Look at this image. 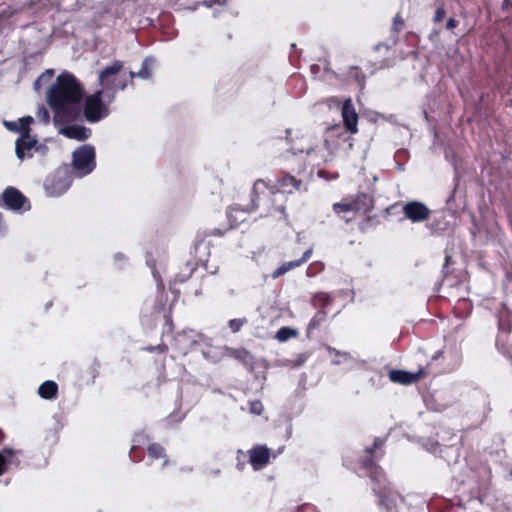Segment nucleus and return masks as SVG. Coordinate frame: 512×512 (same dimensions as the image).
<instances>
[{
	"label": "nucleus",
	"instance_id": "f257e3e1",
	"mask_svg": "<svg viewBox=\"0 0 512 512\" xmlns=\"http://www.w3.org/2000/svg\"><path fill=\"white\" fill-rule=\"evenodd\" d=\"M83 88L76 78L61 73L47 92V101L54 111L55 125L76 120L81 114Z\"/></svg>",
	"mask_w": 512,
	"mask_h": 512
},
{
	"label": "nucleus",
	"instance_id": "f03ea898",
	"mask_svg": "<svg viewBox=\"0 0 512 512\" xmlns=\"http://www.w3.org/2000/svg\"><path fill=\"white\" fill-rule=\"evenodd\" d=\"M123 70V62L115 60L98 74V83L101 87L98 91L106 95L108 102H113L117 91L124 90L128 85L127 79L121 74Z\"/></svg>",
	"mask_w": 512,
	"mask_h": 512
},
{
	"label": "nucleus",
	"instance_id": "7ed1b4c3",
	"mask_svg": "<svg viewBox=\"0 0 512 512\" xmlns=\"http://www.w3.org/2000/svg\"><path fill=\"white\" fill-rule=\"evenodd\" d=\"M278 199L280 197L276 187L270 186L264 180L259 179L253 185L249 210L262 209L267 214L273 210L283 212V205L281 203L276 204Z\"/></svg>",
	"mask_w": 512,
	"mask_h": 512
},
{
	"label": "nucleus",
	"instance_id": "20e7f679",
	"mask_svg": "<svg viewBox=\"0 0 512 512\" xmlns=\"http://www.w3.org/2000/svg\"><path fill=\"white\" fill-rule=\"evenodd\" d=\"M112 102H108L106 95L100 91H95L85 99L83 113L85 119L90 123H97L106 118L109 113V106Z\"/></svg>",
	"mask_w": 512,
	"mask_h": 512
},
{
	"label": "nucleus",
	"instance_id": "39448f33",
	"mask_svg": "<svg viewBox=\"0 0 512 512\" xmlns=\"http://www.w3.org/2000/svg\"><path fill=\"white\" fill-rule=\"evenodd\" d=\"M96 166L95 149L91 145H82L73 152L72 168L76 177L90 174Z\"/></svg>",
	"mask_w": 512,
	"mask_h": 512
},
{
	"label": "nucleus",
	"instance_id": "423d86ee",
	"mask_svg": "<svg viewBox=\"0 0 512 512\" xmlns=\"http://www.w3.org/2000/svg\"><path fill=\"white\" fill-rule=\"evenodd\" d=\"M72 183V178L67 168L58 169L54 174L46 178L44 189L48 196L56 197L65 193Z\"/></svg>",
	"mask_w": 512,
	"mask_h": 512
},
{
	"label": "nucleus",
	"instance_id": "0eeeda50",
	"mask_svg": "<svg viewBox=\"0 0 512 512\" xmlns=\"http://www.w3.org/2000/svg\"><path fill=\"white\" fill-rule=\"evenodd\" d=\"M403 213L407 219L416 223L427 220L431 211L425 204L418 201H411L403 206Z\"/></svg>",
	"mask_w": 512,
	"mask_h": 512
},
{
	"label": "nucleus",
	"instance_id": "6e6552de",
	"mask_svg": "<svg viewBox=\"0 0 512 512\" xmlns=\"http://www.w3.org/2000/svg\"><path fill=\"white\" fill-rule=\"evenodd\" d=\"M36 141L37 140L29 134V131L21 134L15 143V152L18 159L24 160L25 158H31L36 148Z\"/></svg>",
	"mask_w": 512,
	"mask_h": 512
},
{
	"label": "nucleus",
	"instance_id": "1a4fd4ad",
	"mask_svg": "<svg viewBox=\"0 0 512 512\" xmlns=\"http://www.w3.org/2000/svg\"><path fill=\"white\" fill-rule=\"evenodd\" d=\"M341 115L347 131L355 134L358 131V115L350 98L344 101Z\"/></svg>",
	"mask_w": 512,
	"mask_h": 512
},
{
	"label": "nucleus",
	"instance_id": "9d476101",
	"mask_svg": "<svg viewBox=\"0 0 512 512\" xmlns=\"http://www.w3.org/2000/svg\"><path fill=\"white\" fill-rule=\"evenodd\" d=\"M276 191L280 199L283 198V194L288 193L291 194L294 191H300L302 189L303 183L301 180L296 179L294 176L290 174L284 175L277 181Z\"/></svg>",
	"mask_w": 512,
	"mask_h": 512
},
{
	"label": "nucleus",
	"instance_id": "9b49d317",
	"mask_svg": "<svg viewBox=\"0 0 512 512\" xmlns=\"http://www.w3.org/2000/svg\"><path fill=\"white\" fill-rule=\"evenodd\" d=\"M1 198L4 204L11 210H20L26 202L24 195L13 187L5 189Z\"/></svg>",
	"mask_w": 512,
	"mask_h": 512
},
{
	"label": "nucleus",
	"instance_id": "f8f14e48",
	"mask_svg": "<svg viewBox=\"0 0 512 512\" xmlns=\"http://www.w3.org/2000/svg\"><path fill=\"white\" fill-rule=\"evenodd\" d=\"M58 131L65 137L78 141L86 140L91 135V130L89 128L77 124L60 126Z\"/></svg>",
	"mask_w": 512,
	"mask_h": 512
},
{
	"label": "nucleus",
	"instance_id": "ddd939ff",
	"mask_svg": "<svg viewBox=\"0 0 512 512\" xmlns=\"http://www.w3.org/2000/svg\"><path fill=\"white\" fill-rule=\"evenodd\" d=\"M270 458V450L266 446H256L249 452L250 463L254 470L265 467Z\"/></svg>",
	"mask_w": 512,
	"mask_h": 512
},
{
	"label": "nucleus",
	"instance_id": "4468645a",
	"mask_svg": "<svg viewBox=\"0 0 512 512\" xmlns=\"http://www.w3.org/2000/svg\"><path fill=\"white\" fill-rule=\"evenodd\" d=\"M20 450L5 448L0 451V476L3 475L10 466H20L19 455Z\"/></svg>",
	"mask_w": 512,
	"mask_h": 512
},
{
	"label": "nucleus",
	"instance_id": "2eb2a0df",
	"mask_svg": "<svg viewBox=\"0 0 512 512\" xmlns=\"http://www.w3.org/2000/svg\"><path fill=\"white\" fill-rule=\"evenodd\" d=\"M175 342L180 352L186 354L198 343V335L192 330L184 331L175 337Z\"/></svg>",
	"mask_w": 512,
	"mask_h": 512
},
{
	"label": "nucleus",
	"instance_id": "dca6fc26",
	"mask_svg": "<svg viewBox=\"0 0 512 512\" xmlns=\"http://www.w3.org/2000/svg\"><path fill=\"white\" fill-rule=\"evenodd\" d=\"M421 376V371L417 373H410L403 370H391L389 378L394 383L408 385L416 382Z\"/></svg>",
	"mask_w": 512,
	"mask_h": 512
},
{
	"label": "nucleus",
	"instance_id": "f3484780",
	"mask_svg": "<svg viewBox=\"0 0 512 512\" xmlns=\"http://www.w3.org/2000/svg\"><path fill=\"white\" fill-rule=\"evenodd\" d=\"M312 251H313L312 248H309L303 253V256L300 259L286 262L283 265H281L280 267H278L273 273V278H277V277L285 274L286 272L302 265L304 262H306L311 257Z\"/></svg>",
	"mask_w": 512,
	"mask_h": 512
},
{
	"label": "nucleus",
	"instance_id": "a211bd4d",
	"mask_svg": "<svg viewBox=\"0 0 512 512\" xmlns=\"http://www.w3.org/2000/svg\"><path fill=\"white\" fill-rule=\"evenodd\" d=\"M373 490L379 495V504L383 506L387 512H394L399 497L392 495L389 491H386V488L383 491L377 490L376 488H373Z\"/></svg>",
	"mask_w": 512,
	"mask_h": 512
},
{
	"label": "nucleus",
	"instance_id": "6ab92c4d",
	"mask_svg": "<svg viewBox=\"0 0 512 512\" xmlns=\"http://www.w3.org/2000/svg\"><path fill=\"white\" fill-rule=\"evenodd\" d=\"M381 444H382L381 441L376 440L374 442V445H373L372 449L367 448L365 450L366 456H365V459L363 460V466L370 471L371 477L375 478L378 481H380V479L378 477H380L381 474H380V471H379L378 467L374 464V462H373V460L371 458V455L373 454L374 449H376L379 446H381Z\"/></svg>",
	"mask_w": 512,
	"mask_h": 512
},
{
	"label": "nucleus",
	"instance_id": "aec40b11",
	"mask_svg": "<svg viewBox=\"0 0 512 512\" xmlns=\"http://www.w3.org/2000/svg\"><path fill=\"white\" fill-rule=\"evenodd\" d=\"M38 394L41 398L46 400L55 399L58 394L57 383L51 380L43 382L38 388Z\"/></svg>",
	"mask_w": 512,
	"mask_h": 512
},
{
	"label": "nucleus",
	"instance_id": "412c9836",
	"mask_svg": "<svg viewBox=\"0 0 512 512\" xmlns=\"http://www.w3.org/2000/svg\"><path fill=\"white\" fill-rule=\"evenodd\" d=\"M333 210L336 214L342 217L346 222L351 221L356 213L351 202H340L333 205Z\"/></svg>",
	"mask_w": 512,
	"mask_h": 512
},
{
	"label": "nucleus",
	"instance_id": "4be33fe9",
	"mask_svg": "<svg viewBox=\"0 0 512 512\" xmlns=\"http://www.w3.org/2000/svg\"><path fill=\"white\" fill-rule=\"evenodd\" d=\"M33 122V117L26 116L20 118L18 121H5L4 125L10 131L21 132V134L29 131V125Z\"/></svg>",
	"mask_w": 512,
	"mask_h": 512
},
{
	"label": "nucleus",
	"instance_id": "5701e85b",
	"mask_svg": "<svg viewBox=\"0 0 512 512\" xmlns=\"http://www.w3.org/2000/svg\"><path fill=\"white\" fill-rule=\"evenodd\" d=\"M355 212H367L372 209L373 201L372 198L365 193L358 194L354 200L351 201Z\"/></svg>",
	"mask_w": 512,
	"mask_h": 512
},
{
	"label": "nucleus",
	"instance_id": "b1692460",
	"mask_svg": "<svg viewBox=\"0 0 512 512\" xmlns=\"http://www.w3.org/2000/svg\"><path fill=\"white\" fill-rule=\"evenodd\" d=\"M154 61L151 58H146L143 60L142 68L139 72L129 71V78L132 81L135 77H139L141 79H149L152 74V67Z\"/></svg>",
	"mask_w": 512,
	"mask_h": 512
},
{
	"label": "nucleus",
	"instance_id": "393cba45",
	"mask_svg": "<svg viewBox=\"0 0 512 512\" xmlns=\"http://www.w3.org/2000/svg\"><path fill=\"white\" fill-rule=\"evenodd\" d=\"M148 456L151 459H163L162 468H164L168 463L165 450L159 444L152 443L148 446Z\"/></svg>",
	"mask_w": 512,
	"mask_h": 512
},
{
	"label": "nucleus",
	"instance_id": "a878e982",
	"mask_svg": "<svg viewBox=\"0 0 512 512\" xmlns=\"http://www.w3.org/2000/svg\"><path fill=\"white\" fill-rule=\"evenodd\" d=\"M297 334L298 333L295 329H292L289 327H282L277 331L275 338L279 342H285V341L289 340L290 338L296 337Z\"/></svg>",
	"mask_w": 512,
	"mask_h": 512
},
{
	"label": "nucleus",
	"instance_id": "bb28decb",
	"mask_svg": "<svg viewBox=\"0 0 512 512\" xmlns=\"http://www.w3.org/2000/svg\"><path fill=\"white\" fill-rule=\"evenodd\" d=\"M53 75V69H47L45 72H43L34 83L35 90L38 91L41 88L42 83L49 81Z\"/></svg>",
	"mask_w": 512,
	"mask_h": 512
},
{
	"label": "nucleus",
	"instance_id": "cd10ccee",
	"mask_svg": "<svg viewBox=\"0 0 512 512\" xmlns=\"http://www.w3.org/2000/svg\"><path fill=\"white\" fill-rule=\"evenodd\" d=\"M36 117L40 122H42L44 124H47L50 120V114H49L48 110L43 105L38 107L37 112H36Z\"/></svg>",
	"mask_w": 512,
	"mask_h": 512
},
{
	"label": "nucleus",
	"instance_id": "c85d7f7f",
	"mask_svg": "<svg viewBox=\"0 0 512 512\" xmlns=\"http://www.w3.org/2000/svg\"><path fill=\"white\" fill-rule=\"evenodd\" d=\"M246 322V319H232L229 321L228 325L232 332L236 333L240 331L243 324Z\"/></svg>",
	"mask_w": 512,
	"mask_h": 512
},
{
	"label": "nucleus",
	"instance_id": "c756f323",
	"mask_svg": "<svg viewBox=\"0 0 512 512\" xmlns=\"http://www.w3.org/2000/svg\"><path fill=\"white\" fill-rule=\"evenodd\" d=\"M264 410L262 403L258 400L250 402V412L255 415H261Z\"/></svg>",
	"mask_w": 512,
	"mask_h": 512
},
{
	"label": "nucleus",
	"instance_id": "7c9ffc66",
	"mask_svg": "<svg viewBox=\"0 0 512 512\" xmlns=\"http://www.w3.org/2000/svg\"><path fill=\"white\" fill-rule=\"evenodd\" d=\"M425 448L430 451L431 453H434V454H437L438 452L440 453L441 450L438 449L439 448V444L437 442H434V441H427L425 443Z\"/></svg>",
	"mask_w": 512,
	"mask_h": 512
},
{
	"label": "nucleus",
	"instance_id": "2f4dec72",
	"mask_svg": "<svg viewBox=\"0 0 512 512\" xmlns=\"http://www.w3.org/2000/svg\"><path fill=\"white\" fill-rule=\"evenodd\" d=\"M445 14H446L445 9L443 7H438L435 12L434 21L439 22V21L443 20L445 17Z\"/></svg>",
	"mask_w": 512,
	"mask_h": 512
},
{
	"label": "nucleus",
	"instance_id": "473e14b6",
	"mask_svg": "<svg viewBox=\"0 0 512 512\" xmlns=\"http://www.w3.org/2000/svg\"><path fill=\"white\" fill-rule=\"evenodd\" d=\"M297 512H319V511L313 505L303 504L298 507Z\"/></svg>",
	"mask_w": 512,
	"mask_h": 512
},
{
	"label": "nucleus",
	"instance_id": "72a5a7b5",
	"mask_svg": "<svg viewBox=\"0 0 512 512\" xmlns=\"http://www.w3.org/2000/svg\"><path fill=\"white\" fill-rule=\"evenodd\" d=\"M403 24H404V22L401 19V17L399 15H396L394 18V29L396 31H399L402 28Z\"/></svg>",
	"mask_w": 512,
	"mask_h": 512
},
{
	"label": "nucleus",
	"instance_id": "f704fd0d",
	"mask_svg": "<svg viewBox=\"0 0 512 512\" xmlns=\"http://www.w3.org/2000/svg\"><path fill=\"white\" fill-rule=\"evenodd\" d=\"M34 152L39 153L40 155H45L47 152V147L43 144H38L36 142V148Z\"/></svg>",
	"mask_w": 512,
	"mask_h": 512
},
{
	"label": "nucleus",
	"instance_id": "c9c22d12",
	"mask_svg": "<svg viewBox=\"0 0 512 512\" xmlns=\"http://www.w3.org/2000/svg\"><path fill=\"white\" fill-rule=\"evenodd\" d=\"M458 25V22L454 18H449L446 23V28L451 30L454 29Z\"/></svg>",
	"mask_w": 512,
	"mask_h": 512
},
{
	"label": "nucleus",
	"instance_id": "e433bc0d",
	"mask_svg": "<svg viewBox=\"0 0 512 512\" xmlns=\"http://www.w3.org/2000/svg\"><path fill=\"white\" fill-rule=\"evenodd\" d=\"M306 167L302 162H299L296 168H291L293 172L301 173L305 171Z\"/></svg>",
	"mask_w": 512,
	"mask_h": 512
},
{
	"label": "nucleus",
	"instance_id": "4c0bfd02",
	"mask_svg": "<svg viewBox=\"0 0 512 512\" xmlns=\"http://www.w3.org/2000/svg\"><path fill=\"white\" fill-rule=\"evenodd\" d=\"M5 231H6V229H5V226L3 224V216L0 213V237L5 234Z\"/></svg>",
	"mask_w": 512,
	"mask_h": 512
},
{
	"label": "nucleus",
	"instance_id": "58836bf2",
	"mask_svg": "<svg viewBox=\"0 0 512 512\" xmlns=\"http://www.w3.org/2000/svg\"><path fill=\"white\" fill-rule=\"evenodd\" d=\"M329 352H330V353H335V354H337V355H340V356H342L344 359H347V358H348V354H346V353H342V354H340L339 352H337L335 349H332V348H329Z\"/></svg>",
	"mask_w": 512,
	"mask_h": 512
},
{
	"label": "nucleus",
	"instance_id": "ea45409f",
	"mask_svg": "<svg viewBox=\"0 0 512 512\" xmlns=\"http://www.w3.org/2000/svg\"><path fill=\"white\" fill-rule=\"evenodd\" d=\"M115 259L116 260H121V259H123V255L122 254H116L115 255Z\"/></svg>",
	"mask_w": 512,
	"mask_h": 512
},
{
	"label": "nucleus",
	"instance_id": "a19ab883",
	"mask_svg": "<svg viewBox=\"0 0 512 512\" xmlns=\"http://www.w3.org/2000/svg\"><path fill=\"white\" fill-rule=\"evenodd\" d=\"M333 364H335V365L340 364V360H333Z\"/></svg>",
	"mask_w": 512,
	"mask_h": 512
},
{
	"label": "nucleus",
	"instance_id": "79ce46f5",
	"mask_svg": "<svg viewBox=\"0 0 512 512\" xmlns=\"http://www.w3.org/2000/svg\"><path fill=\"white\" fill-rule=\"evenodd\" d=\"M297 157H295L294 155L291 156V159L288 158V161H293L294 159H296Z\"/></svg>",
	"mask_w": 512,
	"mask_h": 512
},
{
	"label": "nucleus",
	"instance_id": "37998d69",
	"mask_svg": "<svg viewBox=\"0 0 512 512\" xmlns=\"http://www.w3.org/2000/svg\"><path fill=\"white\" fill-rule=\"evenodd\" d=\"M3 439V433L0 431V441Z\"/></svg>",
	"mask_w": 512,
	"mask_h": 512
}]
</instances>
